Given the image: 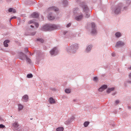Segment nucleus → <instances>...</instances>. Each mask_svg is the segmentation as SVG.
Returning <instances> with one entry per match:
<instances>
[{
	"instance_id": "10",
	"label": "nucleus",
	"mask_w": 131,
	"mask_h": 131,
	"mask_svg": "<svg viewBox=\"0 0 131 131\" xmlns=\"http://www.w3.org/2000/svg\"><path fill=\"white\" fill-rule=\"evenodd\" d=\"M124 44V43L123 42L121 41H119L117 42L116 46V47L122 46H123Z\"/></svg>"
},
{
	"instance_id": "51",
	"label": "nucleus",
	"mask_w": 131,
	"mask_h": 131,
	"mask_svg": "<svg viewBox=\"0 0 131 131\" xmlns=\"http://www.w3.org/2000/svg\"><path fill=\"white\" fill-rule=\"evenodd\" d=\"M32 119H33V118H31L30 119L31 120H32Z\"/></svg>"
},
{
	"instance_id": "53",
	"label": "nucleus",
	"mask_w": 131,
	"mask_h": 131,
	"mask_svg": "<svg viewBox=\"0 0 131 131\" xmlns=\"http://www.w3.org/2000/svg\"><path fill=\"white\" fill-rule=\"evenodd\" d=\"M9 1H10V0H8Z\"/></svg>"
},
{
	"instance_id": "30",
	"label": "nucleus",
	"mask_w": 131,
	"mask_h": 131,
	"mask_svg": "<svg viewBox=\"0 0 131 131\" xmlns=\"http://www.w3.org/2000/svg\"><path fill=\"white\" fill-rule=\"evenodd\" d=\"M65 92L66 93H69L71 92L70 89H66L65 90Z\"/></svg>"
},
{
	"instance_id": "7",
	"label": "nucleus",
	"mask_w": 131,
	"mask_h": 131,
	"mask_svg": "<svg viewBox=\"0 0 131 131\" xmlns=\"http://www.w3.org/2000/svg\"><path fill=\"white\" fill-rule=\"evenodd\" d=\"M31 17L34 18H37L39 17V14L36 12H34L31 15Z\"/></svg>"
},
{
	"instance_id": "31",
	"label": "nucleus",
	"mask_w": 131,
	"mask_h": 131,
	"mask_svg": "<svg viewBox=\"0 0 131 131\" xmlns=\"http://www.w3.org/2000/svg\"><path fill=\"white\" fill-rule=\"evenodd\" d=\"M5 126L3 124H0V128H5Z\"/></svg>"
},
{
	"instance_id": "3",
	"label": "nucleus",
	"mask_w": 131,
	"mask_h": 131,
	"mask_svg": "<svg viewBox=\"0 0 131 131\" xmlns=\"http://www.w3.org/2000/svg\"><path fill=\"white\" fill-rule=\"evenodd\" d=\"M27 56L24 53L22 52L19 53V58L22 60H25L26 58V57Z\"/></svg>"
},
{
	"instance_id": "28",
	"label": "nucleus",
	"mask_w": 131,
	"mask_h": 131,
	"mask_svg": "<svg viewBox=\"0 0 131 131\" xmlns=\"http://www.w3.org/2000/svg\"><path fill=\"white\" fill-rule=\"evenodd\" d=\"M89 124V122H85L84 124V125L85 127H87Z\"/></svg>"
},
{
	"instance_id": "15",
	"label": "nucleus",
	"mask_w": 131,
	"mask_h": 131,
	"mask_svg": "<svg viewBox=\"0 0 131 131\" xmlns=\"http://www.w3.org/2000/svg\"><path fill=\"white\" fill-rule=\"evenodd\" d=\"M49 9L54 10L56 12H57V8L54 6L50 7L49 8Z\"/></svg>"
},
{
	"instance_id": "39",
	"label": "nucleus",
	"mask_w": 131,
	"mask_h": 131,
	"mask_svg": "<svg viewBox=\"0 0 131 131\" xmlns=\"http://www.w3.org/2000/svg\"><path fill=\"white\" fill-rule=\"evenodd\" d=\"M10 18L11 20H12V19H16V17L15 16H14L11 17Z\"/></svg>"
},
{
	"instance_id": "43",
	"label": "nucleus",
	"mask_w": 131,
	"mask_h": 131,
	"mask_svg": "<svg viewBox=\"0 0 131 131\" xmlns=\"http://www.w3.org/2000/svg\"><path fill=\"white\" fill-rule=\"evenodd\" d=\"M0 121H4V120L1 117H0Z\"/></svg>"
},
{
	"instance_id": "22",
	"label": "nucleus",
	"mask_w": 131,
	"mask_h": 131,
	"mask_svg": "<svg viewBox=\"0 0 131 131\" xmlns=\"http://www.w3.org/2000/svg\"><path fill=\"white\" fill-rule=\"evenodd\" d=\"M25 52V53L28 52L29 53V55L32 56L33 54H32L28 50V48H26L24 49Z\"/></svg>"
},
{
	"instance_id": "49",
	"label": "nucleus",
	"mask_w": 131,
	"mask_h": 131,
	"mask_svg": "<svg viewBox=\"0 0 131 131\" xmlns=\"http://www.w3.org/2000/svg\"><path fill=\"white\" fill-rule=\"evenodd\" d=\"M128 83H131V82H130V81H128Z\"/></svg>"
},
{
	"instance_id": "47",
	"label": "nucleus",
	"mask_w": 131,
	"mask_h": 131,
	"mask_svg": "<svg viewBox=\"0 0 131 131\" xmlns=\"http://www.w3.org/2000/svg\"><path fill=\"white\" fill-rule=\"evenodd\" d=\"M11 20V18H10V19L9 20V22H10V24H11V20Z\"/></svg>"
},
{
	"instance_id": "52",
	"label": "nucleus",
	"mask_w": 131,
	"mask_h": 131,
	"mask_svg": "<svg viewBox=\"0 0 131 131\" xmlns=\"http://www.w3.org/2000/svg\"><path fill=\"white\" fill-rule=\"evenodd\" d=\"M113 94V95H114L115 94Z\"/></svg>"
},
{
	"instance_id": "42",
	"label": "nucleus",
	"mask_w": 131,
	"mask_h": 131,
	"mask_svg": "<svg viewBox=\"0 0 131 131\" xmlns=\"http://www.w3.org/2000/svg\"><path fill=\"white\" fill-rule=\"evenodd\" d=\"M112 55L113 57H114L115 55V53H113L112 54Z\"/></svg>"
},
{
	"instance_id": "29",
	"label": "nucleus",
	"mask_w": 131,
	"mask_h": 131,
	"mask_svg": "<svg viewBox=\"0 0 131 131\" xmlns=\"http://www.w3.org/2000/svg\"><path fill=\"white\" fill-rule=\"evenodd\" d=\"M64 128L62 127H58V131H63Z\"/></svg>"
},
{
	"instance_id": "26",
	"label": "nucleus",
	"mask_w": 131,
	"mask_h": 131,
	"mask_svg": "<svg viewBox=\"0 0 131 131\" xmlns=\"http://www.w3.org/2000/svg\"><path fill=\"white\" fill-rule=\"evenodd\" d=\"M115 36L117 37H119L121 36V33L119 32H117L115 34Z\"/></svg>"
},
{
	"instance_id": "35",
	"label": "nucleus",
	"mask_w": 131,
	"mask_h": 131,
	"mask_svg": "<svg viewBox=\"0 0 131 131\" xmlns=\"http://www.w3.org/2000/svg\"><path fill=\"white\" fill-rule=\"evenodd\" d=\"M78 10V9L77 8H74L73 9V13H75Z\"/></svg>"
},
{
	"instance_id": "48",
	"label": "nucleus",
	"mask_w": 131,
	"mask_h": 131,
	"mask_svg": "<svg viewBox=\"0 0 131 131\" xmlns=\"http://www.w3.org/2000/svg\"><path fill=\"white\" fill-rule=\"evenodd\" d=\"M129 77L130 78H131V73H130L129 75Z\"/></svg>"
},
{
	"instance_id": "50",
	"label": "nucleus",
	"mask_w": 131,
	"mask_h": 131,
	"mask_svg": "<svg viewBox=\"0 0 131 131\" xmlns=\"http://www.w3.org/2000/svg\"><path fill=\"white\" fill-rule=\"evenodd\" d=\"M56 131H57L58 129H57V128H56Z\"/></svg>"
},
{
	"instance_id": "4",
	"label": "nucleus",
	"mask_w": 131,
	"mask_h": 131,
	"mask_svg": "<svg viewBox=\"0 0 131 131\" xmlns=\"http://www.w3.org/2000/svg\"><path fill=\"white\" fill-rule=\"evenodd\" d=\"M91 24L92 26V30L91 31V33L93 35L95 34H96L97 32L95 28V24L93 23H91Z\"/></svg>"
},
{
	"instance_id": "40",
	"label": "nucleus",
	"mask_w": 131,
	"mask_h": 131,
	"mask_svg": "<svg viewBox=\"0 0 131 131\" xmlns=\"http://www.w3.org/2000/svg\"><path fill=\"white\" fill-rule=\"evenodd\" d=\"M90 16V15L89 14H86V16L85 17L86 18H88Z\"/></svg>"
},
{
	"instance_id": "9",
	"label": "nucleus",
	"mask_w": 131,
	"mask_h": 131,
	"mask_svg": "<svg viewBox=\"0 0 131 131\" xmlns=\"http://www.w3.org/2000/svg\"><path fill=\"white\" fill-rule=\"evenodd\" d=\"M28 97L27 95H25L22 97V100L23 101L27 102L28 101Z\"/></svg>"
},
{
	"instance_id": "24",
	"label": "nucleus",
	"mask_w": 131,
	"mask_h": 131,
	"mask_svg": "<svg viewBox=\"0 0 131 131\" xmlns=\"http://www.w3.org/2000/svg\"><path fill=\"white\" fill-rule=\"evenodd\" d=\"M92 48V46L91 45H89L87 47L86 49V51L88 52Z\"/></svg>"
},
{
	"instance_id": "18",
	"label": "nucleus",
	"mask_w": 131,
	"mask_h": 131,
	"mask_svg": "<svg viewBox=\"0 0 131 131\" xmlns=\"http://www.w3.org/2000/svg\"><path fill=\"white\" fill-rule=\"evenodd\" d=\"M8 11L9 12H13V13H14L16 12V10H15L12 8H9L8 9Z\"/></svg>"
},
{
	"instance_id": "20",
	"label": "nucleus",
	"mask_w": 131,
	"mask_h": 131,
	"mask_svg": "<svg viewBox=\"0 0 131 131\" xmlns=\"http://www.w3.org/2000/svg\"><path fill=\"white\" fill-rule=\"evenodd\" d=\"M24 107L21 104H18V110L20 111L22 110Z\"/></svg>"
},
{
	"instance_id": "5",
	"label": "nucleus",
	"mask_w": 131,
	"mask_h": 131,
	"mask_svg": "<svg viewBox=\"0 0 131 131\" xmlns=\"http://www.w3.org/2000/svg\"><path fill=\"white\" fill-rule=\"evenodd\" d=\"M55 17L54 16L53 14L52 13H49L48 15V18L49 20H53L54 19Z\"/></svg>"
},
{
	"instance_id": "46",
	"label": "nucleus",
	"mask_w": 131,
	"mask_h": 131,
	"mask_svg": "<svg viewBox=\"0 0 131 131\" xmlns=\"http://www.w3.org/2000/svg\"><path fill=\"white\" fill-rule=\"evenodd\" d=\"M128 69L129 70H131V66L130 67L128 68Z\"/></svg>"
},
{
	"instance_id": "45",
	"label": "nucleus",
	"mask_w": 131,
	"mask_h": 131,
	"mask_svg": "<svg viewBox=\"0 0 131 131\" xmlns=\"http://www.w3.org/2000/svg\"><path fill=\"white\" fill-rule=\"evenodd\" d=\"M41 18H42V20H43V16L42 15V16H41Z\"/></svg>"
},
{
	"instance_id": "23",
	"label": "nucleus",
	"mask_w": 131,
	"mask_h": 131,
	"mask_svg": "<svg viewBox=\"0 0 131 131\" xmlns=\"http://www.w3.org/2000/svg\"><path fill=\"white\" fill-rule=\"evenodd\" d=\"M37 54L38 55V56L37 57L36 59L37 60V61L38 62V63L41 60V59L40 58V54L38 53V54L37 53Z\"/></svg>"
},
{
	"instance_id": "33",
	"label": "nucleus",
	"mask_w": 131,
	"mask_h": 131,
	"mask_svg": "<svg viewBox=\"0 0 131 131\" xmlns=\"http://www.w3.org/2000/svg\"><path fill=\"white\" fill-rule=\"evenodd\" d=\"M24 35L26 36L30 35V32H26L25 33Z\"/></svg>"
},
{
	"instance_id": "8",
	"label": "nucleus",
	"mask_w": 131,
	"mask_h": 131,
	"mask_svg": "<svg viewBox=\"0 0 131 131\" xmlns=\"http://www.w3.org/2000/svg\"><path fill=\"white\" fill-rule=\"evenodd\" d=\"M121 10L120 7L117 6L115 8L114 10V13L115 14H118L120 12Z\"/></svg>"
},
{
	"instance_id": "34",
	"label": "nucleus",
	"mask_w": 131,
	"mask_h": 131,
	"mask_svg": "<svg viewBox=\"0 0 131 131\" xmlns=\"http://www.w3.org/2000/svg\"><path fill=\"white\" fill-rule=\"evenodd\" d=\"M36 31L32 32L31 33H30V35L34 36L36 34Z\"/></svg>"
},
{
	"instance_id": "27",
	"label": "nucleus",
	"mask_w": 131,
	"mask_h": 131,
	"mask_svg": "<svg viewBox=\"0 0 131 131\" xmlns=\"http://www.w3.org/2000/svg\"><path fill=\"white\" fill-rule=\"evenodd\" d=\"M14 131H22L21 128L20 127L15 128L14 129Z\"/></svg>"
},
{
	"instance_id": "38",
	"label": "nucleus",
	"mask_w": 131,
	"mask_h": 131,
	"mask_svg": "<svg viewBox=\"0 0 131 131\" xmlns=\"http://www.w3.org/2000/svg\"><path fill=\"white\" fill-rule=\"evenodd\" d=\"M93 80L94 81H96L97 80V77H94L93 78Z\"/></svg>"
},
{
	"instance_id": "32",
	"label": "nucleus",
	"mask_w": 131,
	"mask_h": 131,
	"mask_svg": "<svg viewBox=\"0 0 131 131\" xmlns=\"http://www.w3.org/2000/svg\"><path fill=\"white\" fill-rule=\"evenodd\" d=\"M35 25L37 28H38L39 26L38 23L35 22Z\"/></svg>"
},
{
	"instance_id": "17",
	"label": "nucleus",
	"mask_w": 131,
	"mask_h": 131,
	"mask_svg": "<svg viewBox=\"0 0 131 131\" xmlns=\"http://www.w3.org/2000/svg\"><path fill=\"white\" fill-rule=\"evenodd\" d=\"M12 126L15 128H16L19 125L18 123L16 122H15L14 123L12 124Z\"/></svg>"
},
{
	"instance_id": "11",
	"label": "nucleus",
	"mask_w": 131,
	"mask_h": 131,
	"mask_svg": "<svg viewBox=\"0 0 131 131\" xmlns=\"http://www.w3.org/2000/svg\"><path fill=\"white\" fill-rule=\"evenodd\" d=\"M49 103L50 104L55 103L56 102L54 99L52 97H50L48 100Z\"/></svg>"
},
{
	"instance_id": "1",
	"label": "nucleus",
	"mask_w": 131,
	"mask_h": 131,
	"mask_svg": "<svg viewBox=\"0 0 131 131\" xmlns=\"http://www.w3.org/2000/svg\"><path fill=\"white\" fill-rule=\"evenodd\" d=\"M57 28V26L56 25L46 24L42 26L40 29V30L42 31H48L55 30Z\"/></svg>"
},
{
	"instance_id": "36",
	"label": "nucleus",
	"mask_w": 131,
	"mask_h": 131,
	"mask_svg": "<svg viewBox=\"0 0 131 131\" xmlns=\"http://www.w3.org/2000/svg\"><path fill=\"white\" fill-rule=\"evenodd\" d=\"M34 21L33 20H31L29 21L28 23L29 24H31L32 23H34Z\"/></svg>"
},
{
	"instance_id": "2",
	"label": "nucleus",
	"mask_w": 131,
	"mask_h": 131,
	"mask_svg": "<svg viewBox=\"0 0 131 131\" xmlns=\"http://www.w3.org/2000/svg\"><path fill=\"white\" fill-rule=\"evenodd\" d=\"M50 53L52 56H56L57 54V48L54 47L52 48L50 51Z\"/></svg>"
},
{
	"instance_id": "13",
	"label": "nucleus",
	"mask_w": 131,
	"mask_h": 131,
	"mask_svg": "<svg viewBox=\"0 0 131 131\" xmlns=\"http://www.w3.org/2000/svg\"><path fill=\"white\" fill-rule=\"evenodd\" d=\"M10 42V40H6L4 41L3 42V44L4 46L6 47H7L8 46V43Z\"/></svg>"
},
{
	"instance_id": "14",
	"label": "nucleus",
	"mask_w": 131,
	"mask_h": 131,
	"mask_svg": "<svg viewBox=\"0 0 131 131\" xmlns=\"http://www.w3.org/2000/svg\"><path fill=\"white\" fill-rule=\"evenodd\" d=\"M83 18V16L82 14L78 16L75 17V19L77 20H81Z\"/></svg>"
},
{
	"instance_id": "37",
	"label": "nucleus",
	"mask_w": 131,
	"mask_h": 131,
	"mask_svg": "<svg viewBox=\"0 0 131 131\" xmlns=\"http://www.w3.org/2000/svg\"><path fill=\"white\" fill-rule=\"evenodd\" d=\"M119 103V101L118 100H116L115 101V104L116 105Z\"/></svg>"
},
{
	"instance_id": "21",
	"label": "nucleus",
	"mask_w": 131,
	"mask_h": 131,
	"mask_svg": "<svg viewBox=\"0 0 131 131\" xmlns=\"http://www.w3.org/2000/svg\"><path fill=\"white\" fill-rule=\"evenodd\" d=\"M114 88H109L107 90V92L108 93H109L111 91H114Z\"/></svg>"
},
{
	"instance_id": "25",
	"label": "nucleus",
	"mask_w": 131,
	"mask_h": 131,
	"mask_svg": "<svg viewBox=\"0 0 131 131\" xmlns=\"http://www.w3.org/2000/svg\"><path fill=\"white\" fill-rule=\"evenodd\" d=\"M27 77L28 78H31L33 77V75L31 73H30L27 74Z\"/></svg>"
},
{
	"instance_id": "12",
	"label": "nucleus",
	"mask_w": 131,
	"mask_h": 131,
	"mask_svg": "<svg viewBox=\"0 0 131 131\" xmlns=\"http://www.w3.org/2000/svg\"><path fill=\"white\" fill-rule=\"evenodd\" d=\"M107 88V86L106 85H104L102 86L99 89V91H100L102 92L104 90Z\"/></svg>"
},
{
	"instance_id": "41",
	"label": "nucleus",
	"mask_w": 131,
	"mask_h": 131,
	"mask_svg": "<svg viewBox=\"0 0 131 131\" xmlns=\"http://www.w3.org/2000/svg\"><path fill=\"white\" fill-rule=\"evenodd\" d=\"M71 25V24L70 23H69L67 25V27H69Z\"/></svg>"
},
{
	"instance_id": "19",
	"label": "nucleus",
	"mask_w": 131,
	"mask_h": 131,
	"mask_svg": "<svg viewBox=\"0 0 131 131\" xmlns=\"http://www.w3.org/2000/svg\"><path fill=\"white\" fill-rule=\"evenodd\" d=\"M26 62L28 63L29 64H31V60L28 57V56L26 57Z\"/></svg>"
},
{
	"instance_id": "16",
	"label": "nucleus",
	"mask_w": 131,
	"mask_h": 131,
	"mask_svg": "<svg viewBox=\"0 0 131 131\" xmlns=\"http://www.w3.org/2000/svg\"><path fill=\"white\" fill-rule=\"evenodd\" d=\"M36 41L37 42H39L41 43H43L44 42V40L41 38H38L36 39Z\"/></svg>"
},
{
	"instance_id": "6",
	"label": "nucleus",
	"mask_w": 131,
	"mask_h": 131,
	"mask_svg": "<svg viewBox=\"0 0 131 131\" xmlns=\"http://www.w3.org/2000/svg\"><path fill=\"white\" fill-rule=\"evenodd\" d=\"M81 6L82 7L84 11L85 12L87 11L88 10V8L87 6L85 5V3L84 2L81 3Z\"/></svg>"
},
{
	"instance_id": "44",
	"label": "nucleus",
	"mask_w": 131,
	"mask_h": 131,
	"mask_svg": "<svg viewBox=\"0 0 131 131\" xmlns=\"http://www.w3.org/2000/svg\"><path fill=\"white\" fill-rule=\"evenodd\" d=\"M30 27L31 28H33L34 27V26H32V25H31L30 26Z\"/></svg>"
}]
</instances>
